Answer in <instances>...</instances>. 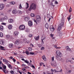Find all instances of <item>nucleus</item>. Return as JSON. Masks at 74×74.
<instances>
[{"label":"nucleus","instance_id":"49","mask_svg":"<svg viewBox=\"0 0 74 74\" xmlns=\"http://www.w3.org/2000/svg\"><path fill=\"white\" fill-rule=\"evenodd\" d=\"M71 25H73V24H74V21H71Z\"/></svg>","mask_w":74,"mask_h":74},{"label":"nucleus","instance_id":"14","mask_svg":"<svg viewBox=\"0 0 74 74\" xmlns=\"http://www.w3.org/2000/svg\"><path fill=\"white\" fill-rule=\"evenodd\" d=\"M28 25L29 26H31L33 25V23L31 21H28Z\"/></svg>","mask_w":74,"mask_h":74},{"label":"nucleus","instance_id":"56","mask_svg":"<svg viewBox=\"0 0 74 74\" xmlns=\"http://www.w3.org/2000/svg\"><path fill=\"white\" fill-rule=\"evenodd\" d=\"M10 73L12 74H14V71H10Z\"/></svg>","mask_w":74,"mask_h":74},{"label":"nucleus","instance_id":"28","mask_svg":"<svg viewBox=\"0 0 74 74\" xmlns=\"http://www.w3.org/2000/svg\"><path fill=\"white\" fill-rule=\"evenodd\" d=\"M16 43L17 45H18L19 44V40H18L16 41Z\"/></svg>","mask_w":74,"mask_h":74},{"label":"nucleus","instance_id":"54","mask_svg":"<svg viewBox=\"0 0 74 74\" xmlns=\"http://www.w3.org/2000/svg\"><path fill=\"white\" fill-rule=\"evenodd\" d=\"M1 25H6V23H1Z\"/></svg>","mask_w":74,"mask_h":74},{"label":"nucleus","instance_id":"2","mask_svg":"<svg viewBox=\"0 0 74 74\" xmlns=\"http://www.w3.org/2000/svg\"><path fill=\"white\" fill-rule=\"evenodd\" d=\"M46 38V36L45 35H42V38H41V40L42 41L41 44H42V45H43L44 44V41H43L44 40H45V38Z\"/></svg>","mask_w":74,"mask_h":74},{"label":"nucleus","instance_id":"25","mask_svg":"<svg viewBox=\"0 0 74 74\" xmlns=\"http://www.w3.org/2000/svg\"><path fill=\"white\" fill-rule=\"evenodd\" d=\"M6 18H1V21L3 22L4 21V20H5Z\"/></svg>","mask_w":74,"mask_h":74},{"label":"nucleus","instance_id":"34","mask_svg":"<svg viewBox=\"0 0 74 74\" xmlns=\"http://www.w3.org/2000/svg\"><path fill=\"white\" fill-rule=\"evenodd\" d=\"M32 48L29 47L28 48V51L30 52H31L32 51Z\"/></svg>","mask_w":74,"mask_h":74},{"label":"nucleus","instance_id":"64","mask_svg":"<svg viewBox=\"0 0 74 74\" xmlns=\"http://www.w3.org/2000/svg\"><path fill=\"white\" fill-rule=\"evenodd\" d=\"M26 53L27 54V55H28L29 54V51H26Z\"/></svg>","mask_w":74,"mask_h":74},{"label":"nucleus","instance_id":"43","mask_svg":"<svg viewBox=\"0 0 74 74\" xmlns=\"http://www.w3.org/2000/svg\"><path fill=\"white\" fill-rule=\"evenodd\" d=\"M28 36L29 37H30V38H31L33 36V35L32 34H29L28 35Z\"/></svg>","mask_w":74,"mask_h":74},{"label":"nucleus","instance_id":"30","mask_svg":"<svg viewBox=\"0 0 74 74\" xmlns=\"http://www.w3.org/2000/svg\"><path fill=\"white\" fill-rule=\"evenodd\" d=\"M31 16L32 17H34L35 16V14L34 13H32L31 14Z\"/></svg>","mask_w":74,"mask_h":74},{"label":"nucleus","instance_id":"15","mask_svg":"<svg viewBox=\"0 0 74 74\" xmlns=\"http://www.w3.org/2000/svg\"><path fill=\"white\" fill-rule=\"evenodd\" d=\"M12 25H9L8 26V28L9 30L12 29Z\"/></svg>","mask_w":74,"mask_h":74},{"label":"nucleus","instance_id":"21","mask_svg":"<svg viewBox=\"0 0 74 74\" xmlns=\"http://www.w3.org/2000/svg\"><path fill=\"white\" fill-rule=\"evenodd\" d=\"M64 24V23L63 22H61V23H60V26H61V27H63V25Z\"/></svg>","mask_w":74,"mask_h":74},{"label":"nucleus","instance_id":"38","mask_svg":"<svg viewBox=\"0 0 74 74\" xmlns=\"http://www.w3.org/2000/svg\"><path fill=\"white\" fill-rule=\"evenodd\" d=\"M71 15H69V17H68V21H70V19H71Z\"/></svg>","mask_w":74,"mask_h":74},{"label":"nucleus","instance_id":"20","mask_svg":"<svg viewBox=\"0 0 74 74\" xmlns=\"http://www.w3.org/2000/svg\"><path fill=\"white\" fill-rule=\"evenodd\" d=\"M0 44H1V45H4V41H3V40H1L0 42Z\"/></svg>","mask_w":74,"mask_h":74},{"label":"nucleus","instance_id":"10","mask_svg":"<svg viewBox=\"0 0 74 74\" xmlns=\"http://www.w3.org/2000/svg\"><path fill=\"white\" fill-rule=\"evenodd\" d=\"M58 56H56V58L58 60H62V58Z\"/></svg>","mask_w":74,"mask_h":74},{"label":"nucleus","instance_id":"12","mask_svg":"<svg viewBox=\"0 0 74 74\" xmlns=\"http://www.w3.org/2000/svg\"><path fill=\"white\" fill-rule=\"evenodd\" d=\"M18 31H15L14 33V35L15 36H17L18 35Z\"/></svg>","mask_w":74,"mask_h":74},{"label":"nucleus","instance_id":"42","mask_svg":"<svg viewBox=\"0 0 74 74\" xmlns=\"http://www.w3.org/2000/svg\"><path fill=\"white\" fill-rule=\"evenodd\" d=\"M23 41L24 42H27V39H24L23 40Z\"/></svg>","mask_w":74,"mask_h":74},{"label":"nucleus","instance_id":"5","mask_svg":"<svg viewBox=\"0 0 74 74\" xmlns=\"http://www.w3.org/2000/svg\"><path fill=\"white\" fill-rule=\"evenodd\" d=\"M5 7V5L4 4H1L0 5V10H3L4 7Z\"/></svg>","mask_w":74,"mask_h":74},{"label":"nucleus","instance_id":"23","mask_svg":"<svg viewBox=\"0 0 74 74\" xmlns=\"http://www.w3.org/2000/svg\"><path fill=\"white\" fill-rule=\"evenodd\" d=\"M0 48L1 50H3V51H5V49H4V47L2 46L1 45L0 46Z\"/></svg>","mask_w":74,"mask_h":74},{"label":"nucleus","instance_id":"7","mask_svg":"<svg viewBox=\"0 0 74 74\" xmlns=\"http://www.w3.org/2000/svg\"><path fill=\"white\" fill-rule=\"evenodd\" d=\"M40 20L41 17H40V16L38 15L36 17V21H37V22H39L40 21Z\"/></svg>","mask_w":74,"mask_h":74},{"label":"nucleus","instance_id":"48","mask_svg":"<svg viewBox=\"0 0 74 74\" xmlns=\"http://www.w3.org/2000/svg\"><path fill=\"white\" fill-rule=\"evenodd\" d=\"M51 71L52 73H54V70H53V69H51Z\"/></svg>","mask_w":74,"mask_h":74},{"label":"nucleus","instance_id":"6","mask_svg":"<svg viewBox=\"0 0 74 74\" xmlns=\"http://www.w3.org/2000/svg\"><path fill=\"white\" fill-rule=\"evenodd\" d=\"M51 64L53 67H56V62L55 61L53 63V62H51Z\"/></svg>","mask_w":74,"mask_h":74},{"label":"nucleus","instance_id":"41","mask_svg":"<svg viewBox=\"0 0 74 74\" xmlns=\"http://www.w3.org/2000/svg\"><path fill=\"white\" fill-rule=\"evenodd\" d=\"M10 37V36L9 35H6V38H9Z\"/></svg>","mask_w":74,"mask_h":74},{"label":"nucleus","instance_id":"13","mask_svg":"<svg viewBox=\"0 0 74 74\" xmlns=\"http://www.w3.org/2000/svg\"><path fill=\"white\" fill-rule=\"evenodd\" d=\"M8 47L10 48H12L14 47V45L12 43L9 44L8 45Z\"/></svg>","mask_w":74,"mask_h":74},{"label":"nucleus","instance_id":"19","mask_svg":"<svg viewBox=\"0 0 74 74\" xmlns=\"http://www.w3.org/2000/svg\"><path fill=\"white\" fill-rule=\"evenodd\" d=\"M8 22L9 23H12L13 22V19H9Z\"/></svg>","mask_w":74,"mask_h":74},{"label":"nucleus","instance_id":"16","mask_svg":"<svg viewBox=\"0 0 74 74\" xmlns=\"http://www.w3.org/2000/svg\"><path fill=\"white\" fill-rule=\"evenodd\" d=\"M3 61L5 64H7L8 63V61L5 59H3Z\"/></svg>","mask_w":74,"mask_h":74},{"label":"nucleus","instance_id":"50","mask_svg":"<svg viewBox=\"0 0 74 74\" xmlns=\"http://www.w3.org/2000/svg\"><path fill=\"white\" fill-rule=\"evenodd\" d=\"M44 49H45V48H44V47H41L40 49H41V50H44Z\"/></svg>","mask_w":74,"mask_h":74},{"label":"nucleus","instance_id":"63","mask_svg":"<svg viewBox=\"0 0 74 74\" xmlns=\"http://www.w3.org/2000/svg\"><path fill=\"white\" fill-rule=\"evenodd\" d=\"M34 22H36V24H37V21H36V20H35V19H34Z\"/></svg>","mask_w":74,"mask_h":74},{"label":"nucleus","instance_id":"51","mask_svg":"<svg viewBox=\"0 0 74 74\" xmlns=\"http://www.w3.org/2000/svg\"><path fill=\"white\" fill-rule=\"evenodd\" d=\"M42 64L44 65V63H42V62L40 63V66H42Z\"/></svg>","mask_w":74,"mask_h":74},{"label":"nucleus","instance_id":"37","mask_svg":"<svg viewBox=\"0 0 74 74\" xmlns=\"http://www.w3.org/2000/svg\"><path fill=\"white\" fill-rule=\"evenodd\" d=\"M26 4L27 5V7L26 8V9H27V8H29V3H26Z\"/></svg>","mask_w":74,"mask_h":74},{"label":"nucleus","instance_id":"55","mask_svg":"<svg viewBox=\"0 0 74 74\" xmlns=\"http://www.w3.org/2000/svg\"><path fill=\"white\" fill-rule=\"evenodd\" d=\"M12 60L14 62H16V60H15V59L13 58Z\"/></svg>","mask_w":74,"mask_h":74},{"label":"nucleus","instance_id":"47","mask_svg":"<svg viewBox=\"0 0 74 74\" xmlns=\"http://www.w3.org/2000/svg\"><path fill=\"white\" fill-rule=\"evenodd\" d=\"M61 22H63V23H64V18H62L61 19Z\"/></svg>","mask_w":74,"mask_h":74},{"label":"nucleus","instance_id":"46","mask_svg":"<svg viewBox=\"0 0 74 74\" xmlns=\"http://www.w3.org/2000/svg\"><path fill=\"white\" fill-rule=\"evenodd\" d=\"M54 47L55 48H56V49H58V47H57V46H56V45H54Z\"/></svg>","mask_w":74,"mask_h":74},{"label":"nucleus","instance_id":"1","mask_svg":"<svg viewBox=\"0 0 74 74\" xmlns=\"http://www.w3.org/2000/svg\"><path fill=\"white\" fill-rule=\"evenodd\" d=\"M36 4L34 3H33L32 4V5L30 6V8L28 9V10L30 11H32V10H34L35 9H36Z\"/></svg>","mask_w":74,"mask_h":74},{"label":"nucleus","instance_id":"27","mask_svg":"<svg viewBox=\"0 0 74 74\" xmlns=\"http://www.w3.org/2000/svg\"><path fill=\"white\" fill-rule=\"evenodd\" d=\"M58 30H60L62 29V27L60 26H58Z\"/></svg>","mask_w":74,"mask_h":74},{"label":"nucleus","instance_id":"60","mask_svg":"<svg viewBox=\"0 0 74 74\" xmlns=\"http://www.w3.org/2000/svg\"><path fill=\"white\" fill-rule=\"evenodd\" d=\"M30 47H33V45L32 44H30Z\"/></svg>","mask_w":74,"mask_h":74},{"label":"nucleus","instance_id":"31","mask_svg":"<svg viewBox=\"0 0 74 74\" xmlns=\"http://www.w3.org/2000/svg\"><path fill=\"white\" fill-rule=\"evenodd\" d=\"M18 8L19 9H22V5H21V3L19 5Z\"/></svg>","mask_w":74,"mask_h":74},{"label":"nucleus","instance_id":"36","mask_svg":"<svg viewBox=\"0 0 74 74\" xmlns=\"http://www.w3.org/2000/svg\"><path fill=\"white\" fill-rule=\"evenodd\" d=\"M0 37H3V34L2 33H0Z\"/></svg>","mask_w":74,"mask_h":74},{"label":"nucleus","instance_id":"40","mask_svg":"<svg viewBox=\"0 0 74 74\" xmlns=\"http://www.w3.org/2000/svg\"><path fill=\"white\" fill-rule=\"evenodd\" d=\"M69 12H71L72 11V9L71 8V7H70V8L69 10Z\"/></svg>","mask_w":74,"mask_h":74},{"label":"nucleus","instance_id":"57","mask_svg":"<svg viewBox=\"0 0 74 74\" xmlns=\"http://www.w3.org/2000/svg\"><path fill=\"white\" fill-rule=\"evenodd\" d=\"M22 70H23V71H26V69L25 68H23L22 69Z\"/></svg>","mask_w":74,"mask_h":74},{"label":"nucleus","instance_id":"29","mask_svg":"<svg viewBox=\"0 0 74 74\" xmlns=\"http://www.w3.org/2000/svg\"><path fill=\"white\" fill-rule=\"evenodd\" d=\"M4 29V27L3 26H1L0 27V29L1 30H3Z\"/></svg>","mask_w":74,"mask_h":74},{"label":"nucleus","instance_id":"58","mask_svg":"<svg viewBox=\"0 0 74 74\" xmlns=\"http://www.w3.org/2000/svg\"><path fill=\"white\" fill-rule=\"evenodd\" d=\"M54 35H53L52 34H50L51 37H53V36Z\"/></svg>","mask_w":74,"mask_h":74},{"label":"nucleus","instance_id":"8","mask_svg":"<svg viewBox=\"0 0 74 74\" xmlns=\"http://www.w3.org/2000/svg\"><path fill=\"white\" fill-rule=\"evenodd\" d=\"M30 19V17L29 16H26L25 17V21L26 22H27L28 21H29Z\"/></svg>","mask_w":74,"mask_h":74},{"label":"nucleus","instance_id":"44","mask_svg":"<svg viewBox=\"0 0 74 74\" xmlns=\"http://www.w3.org/2000/svg\"><path fill=\"white\" fill-rule=\"evenodd\" d=\"M34 53H33L32 52H30L29 53V54L30 55H34Z\"/></svg>","mask_w":74,"mask_h":74},{"label":"nucleus","instance_id":"4","mask_svg":"<svg viewBox=\"0 0 74 74\" xmlns=\"http://www.w3.org/2000/svg\"><path fill=\"white\" fill-rule=\"evenodd\" d=\"M19 28L21 30H24V29H25V26L24 25H21L20 26Z\"/></svg>","mask_w":74,"mask_h":74},{"label":"nucleus","instance_id":"24","mask_svg":"<svg viewBox=\"0 0 74 74\" xmlns=\"http://www.w3.org/2000/svg\"><path fill=\"white\" fill-rule=\"evenodd\" d=\"M50 29L51 31V32H53L54 30H55V29L54 28V27H52V28H50Z\"/></svg>","mask_w":74,"mask_h":74},{"label":"nucleus","instance_id":"61","mask_svg":"<svg viewBox=\"0 0 74 74\" xmlns=\"http://www.w3.org/2000/svg\"><path fill=\"white\" fill-rule=\"evenodd\" d=\"M55 3L56 4H58V2L57 1H55Z\"/></svg>","mask_w":74,"mask_h":74},{"label":"nucleus","instance_id":"18","mask_svg":"<svg viewBox=\"0 0 74 74\" xmlns=\"http://www.w3.org/2000/svg\"><path fill=\"white\" fill-rule=\"evenodd\" d=\"M5 69H6V66L5 65L3 66V71L4 72V73H5L6 71V70Z\"/></svg>","mask_w":74,"mask_h":74},{"label":"nucleus","instance_id":"11","mask_svg":"<svg viewBox=\"0 0 74 74\" xmlns=\"http://www.w3.org/2000/svg\"><path fill=\"white\" fill-rule=\"evenodd\" d=\"M12 13L13 14H16L18 13V10L16 9H14L13 10Z\"/></svg>","mask_w":74,"mask_h":74},{"label":"nucleus","instance_id":"33","mask_svg":"<svg viewBox=\"0 0 74 74\" xmlns=\"http://www.w3.org/2000/svg\"><path fill=\"white\" fill-rule=\"evenodd\" d=\"M17 13L18 14H21L22 13V12L21 11V10H18Z\"/></svg>","mask_w":74,"mask_h":74},{"label":"nucleus","instance_id":"59","mask_svg":"<svg viewBox=\"0 0 74 74\" xmlns=\"http://www.w3.org/2000/svg\"><path fill=\"white\" fill-rule=\"evenodd\" d=\"M51 5H52V6H53V7H54V6H55V5H53V3L52 2H51Z\"/></svg>","mask_w":74,"mask_h":74},{"label":"nucleus","instance_id":"53","mask_svg":"<svg viewBox=\"0 0 74 74\" xmlns=\"http://www.w3.org/2000/svg\"><path fill=\"white\" fill-rule=\"evenodd\" d=\"M8 67L10 69H11V65L10 64H9L8 65Z\"/></svg>","mask_w":74,"mask_h":74},{"label":"nucleus","instance_id":"35","mask_svg":"<svg viewBox=\"0 0 74 74\" xmlns=\"http://www.w3.org/2000/svg\"><path fill=\"white\" fill-rule=\"evenodd\" d=\"M54 70L55 71V73H56V72H60L61 73H62V69H61V70L59 71H56L55 69H54Z\"/></svg>","mask_w":74,"mask_h":74},{"label":"nucleus","instance_id":"32","mask_svg":"<svg viewBox=\"0 0 74 74\" xmlns=\"http://www.w3.org/2000/svg\"><path fill=\"white\" fill-rule=\"evenodd\" d=\"M42 59H43V60H46V58H45V56H43L42 57Z\"/></svg>","mask_w":74,"mask_h":74},{"label":"nucleus","instance_id":"9","mask_svg":"<svg viewBox=\"0 0 74 74\" xmlns=\"http://www.w3.org/2000/svg\"><path fill=\"white\" fill-rule=\"evenodd\" d=\"M66 49L67 51H71V49H70L68 46L66 47Z\"/></svg>","mask_w":74,"mask_h":74},{"label":"nucleus","instance_id":"39","mask_svg":"<svg viewBox=\"0 0 74 74\" xmlns=\"http://www.w3.org/2000/svg\"><path fill=\"white\" fill-rule=\"evenodd\" d=\"M25 32H29V29L28 28H27L25 29Z\"/></svg>","mask_w":74,"mask_h":74},{"label":"nucleus","instance_id":"45","mask_svg":"<svg viewBox=\"0 0 74 74\" xmlns=\"http://www.w3.org/2000/svg\"><path fill=\"white\" fill-rule=\"evenodd\" d=\"M47 18H50L51 16H50V14H48L47 15Z\"/></svg>","mask_w":74,"mask_h":74},{"label":"nucleus","instance_id":"17","mask_svg":"<svg viewBox=\"0 0 74 74\" xmlns=\"http://www.w3.org/2000/svg\"><path fill=\"white\" fill-rule=\"evenodd\" d=\"M34 38L35 40H36V41H38V40H39V36H35Z\"/></svg>","mask_w":74,"mask_h":74},{"label":"nucleus","instance_id":"3","mask_svg":"<svg viewBox=\"0 0 74 74\" xmlns=\"http://www.w3.org/2000/svg\"><path fill=\"white\" fill-rule=\"evenodd\" d=\"M56 53L57 56H61L62 55V54L60 52L59 50H58L56 51Z\"/></svg>","mask_w":74,"mask_h":74},{"label":"nucleus","instance_id":"62","mask_svg":"<svg viewBox=\"0 0 74 74\" xmlns=\"http://www.w3.org/2000/svg\"><path fill=\"white\" fill-rule=\"evenodd\" d=\"M54 61V57H53L52 58V61Z\"/></svg>","mask_w":74,"mask_h":74},{"label":"nucleus","instance_id":"22","mask_svg":"<svg viewBox=\"0 0 74 74\" xmlns=\"http://www.w3.org/2000/svg\"><path fill=\"white\" fill-rule=\"evenodd\" d=\"M15 4V2L14 1L11 2H10V5H14Z\"/></svg>","mask_w":74,"mask_h":74},{"label":"nucleus","instance_id":"52","mask_svg":"<svg viewBox=\"0 0 74 74\" xmlns=\"http://www.w3.org/2000/svg\"><path fill=\"white\" fill-rule=\"evenodd\" d=\"M24 62H25V63H29V62L27 60H25Z\"/></svg>","mask_w":74,"mask_h":74},{"label":"nucleus","instance_id":"26","mask_svg":"<svg viewBox=\"0 0 74 74\" xmlns=\"http://www.w3.org/2000/svg\"><path fill=\"white\" fill-rule=\"evenodd\" d=\"M47 29H48V31L47 32H49V26L48 24L47 23Z\"/></svg>","mask_w":74,"mask_h":74}]
</instances>
